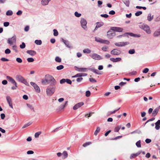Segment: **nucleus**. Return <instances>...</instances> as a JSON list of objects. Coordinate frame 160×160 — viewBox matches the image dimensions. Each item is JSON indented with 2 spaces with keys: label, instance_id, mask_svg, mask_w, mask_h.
Wrapping results in <instances>:
<instances>
[{
  "label": "nucleus",
  "instance_id": "1",
  "mask_svg": "<svg viewBox=\"0 0 160 160\" xmlns=\"http://www.w3.org/2000/svg\"><path fill=\"white\" fill-rule=\"evenodd\" d=\"M45 77L48 78V83L52 86H55L57 82L54 78L51 75H46Z\"/></svg>",
  "mask_w": 160,
  "mask_h": 160
},
{
  "label": "nucleus",
  "instance_id": "2",
  "mask_svg": "<svg viewBox=\"0 0 160 160\" xmlns=\"http://www.w3.org/2000/svg\"><path fill=\"white\" fill-rule=\"evenodd\" d=\"M55 86H48L46 89V93L48 96H51L54 93L56 89Z\"/></svg>",
  "mask_w": 160,
  "mask_h": 160
},
{
  "label": "nucleus",
  "instance_id": "3",
  "mask_svg": "<svg viewBox=\"0 0 160 160\" xmlns=\"http://www.w3.org/2000/svg\"><path fill=\"white\" fill-rule=\"evenodd\" d=\"M139 27L144 30L148 34L151 33V30L149 27L145 23H140L139 25Z\"/></svg>",
  "mask_w": 160,
  "mask_h": 160
},
{
  "label": "nucleus",
  "instance_id": "4",
  "mask_svg": "<svg viewBox=\"0 0 160 160\" xmlns=\"http://www.w3.org/2000/svg\"><path fill=\"white\" fill-rule=\"evenodd\" d=\"M7 78L9 81L10 82L15 85V86H12L11 87L12 89L13 90L16 89L18 87V86L17 85V83L14 80L9 76H7Z\"/></svg>",
  "mask_w": 160,
  "mask_h": 160
},
{
  "label": "nucleus",
  "instance_id": "5",
  "mask_svg": "<svg viewBox=\"0 0 160 160\" xmlns=\"http://www.w3.org/2000/svg\"><path fill=\"white\" fill-rule=\"evenodd\" d=\"M90 56L95 60H100L103 59V58L100 55L95 53L91 54Z\"/></svg>",
  "mask_w": 160,
  "mask_h": 160
},
{
  "label": "nucleus",
  "instance_id": "6",
  "mask_svg": "<svg viewBox=\"0 0 160 160\" xmlns=\"http://www.w3.org/2000/svg\"><path fill=\"white\" fill-rule=\"evenodd\" d=\"M115 35V33L111 29L109 30L107 32V36L109 38H112Z\"/></svg>",
  "mask_w": 160,
  "mask_h": 160
},
{
  "label": "nucleus",
  "instance_id": "7",
  "mask_svg": "<svg viewBox=\"0 0 160 160\" xmlns=\"http://www.w3.org/2000/svg\"><path fill=\"white\" fill-rule=\"evenodd\" d=\"M16 35H14L12 38L8 39L7 42L10 45H12L14 43L16 42Z\"/></svg>",
  "mask_w": 160,
  "mask_h": 160
},
{
  "label": "nucleus",
  "instance_id": "8",
  "mask_svg": "<svg viewBox=\"0 0 160 160\" xmlns=\"http://www.w3.org/2000/svg\"><path fill=\"white\" fill-rule=\"evenodd\" d=\"M80 23L82 27L84 29H87L86 26L87 22L86 19L84 18L81 19Z\"/></svg>",
  "mask_w": 160,
  "mask_h": 160
},
{
  "label": "nucleus",
  "instance_id": "9",
  "mask_svg": "<svg viewBox=\"0 0 160 160\" xmlns=\"http://www.w3.org/2000/svg\"><path fill=\"white\" fill-rule=\"evenodd\" d=\"M110 53L113 55H118L121 53V52L119 50L115 49L111 51Z\"/></svg>",
  "mask_w": 160,
  "mask_h": 160
},
{
  "label": "nucleus",
  "instance_id": "10",
  "mask_svg": "<svg viewBox=\"0 0 160 160\" xmlns=\"http://www.w3.org/2000/svg\"><path fill=\"white\" fill-rule=\"evenodd\" d=\"M30 83L31 85L34 87V88L37 92L39 93L40 92V89L36 84L32 82H31Z\"/></svg>",
  "mask_w": 160,
  "mask_h": 160
},
{
  "label": "nucleus",
  "instance_id": "11",
  "mask_svg": "<svg viewBox=\"0 0 160 160\" xmlns=\"http://www.w3.org/2000/svg\"><path fill=\"white\" fill-rule=\"evenodd\" d=\"M129 44L128 42H116L115 43V44L118 47H123Z\"/></svg>",
  "mask_w": 160,
  "mask_h": 160
},
{
  "label": "nucleus",
  "instance_id": "12",
  "mask_svg": "<svg viewBox=\"0 0 160 160\" xmlns=\"http://www.w3.org/2000/svg\"><path fill=\"white\" fill-rule=\"evenodd\" d=\"M84 105V103L82 102H81L75 104L73 107V109L75 110L80 107Z\"/></svg>",
  "mask_w": 160,
  "mask_h": 160
},
{
  "label": "nucleus",
  "instance_id": "13",
  "mask_svg": "<svg viewBox=\"0 0 160 160\" xmlns=\"http://www.w3.org/2000/svg\"><path fill=\"white\" fill-rule=\"evenodd\" d=\"M75 68H77L76 70L79 72H86L88 70H89L88 68H79L76 66L75 67Z\"/></svg>",
  "mask_w": 160,
  "mask_h": 160
},
{
  "label": "nucleus",
  "instance_id": "14",
  "mask_svg": "<svg viewBox=\"0 0 160 160\" xmlns=\"http://www.w3.org/2000/svg\"><path fill=\"white\" fill-rule=\"evenodd\" d=\"M6 99L9 106L12 108H13L12 102L11 98L9 96H7L6 97Z\"/></svg>",
  "mask_w": 160,
  "mask_h": 160
},
{
  "label": "nucleus",
  "instance_id": "15",
  "mask_svg": "<svg viewBox=\"0 0 160 160\" xmlns=\"http://www.w3.org/2000/svg\"><path fill=\"white\" fill-rule=\"evenodd\" d=\"M87 74L85 73H78L76 74L74 76H72V78H74L76 77H80L82 78V77L86 76L87 75Z\"/></svg>",
  "mask_w": 160,
  "mask_h": 160
},
{
  "label": "nucleus",
  "instance_id": "16",
  "mask_svg": "<svg viewBox=\"0 0 160 160\" xmlns=\"http://www.w3.org/2000/svg\"><path fill=\"white\" fill-rule=\"evenodd\" d=\"M16 80L18 82L22 83L25 80V79L22 76L18 75H17L16 76Z\"/></svg>",
  "mask_w": 160,
  "mask_h": 160
},
{
  "label": "nucleus",
  "instance_id": "17",
  "mask_svg": "<svg viewBox=\"0 0 160 160\" xmlns=\"http://www.w3.org/2000/svg\"><path fill=\"white\" fill-rule=\"evenodd\" d=\"M142 151H139L137 153H132V154L130 157V159H132L135 158L137 156H138L139 155L140 153H141Z\"/></svg>",
  "mask_w": 160,
  "mask_h": 160
},
{
  "label": "nucleus",
  "instance_id": "18",
  "mask_svg": "<svg viewBox=\"0 0 160 160\" xmlns=\"http://www.w3.org/2000/svg\"><path fill=\"white\" fill-rule=\"evenodd\" d=\"M111 28L114 32H122L123 30L122 28L120 27H112Z\"/></svg>",
  "mask_w": 160,
  "mask_h": 160
},
{
  "label": "nucleus",
  "instance_id": "19",
  "mask_svg": "<svg viewBox=\"0 0 160 160\" xmlns=\"http://www.w3.org/2000/svg\"><path fill=\"white\" fill-rule=\"evenodd\" d=\"M160 109V106H159L158 107L156 108L153 111L152 113V116H156Z\"/></svg>",
  "mask_w": 160,
  "mask_h": 160
},
{
  "label": "nucleus",
  "instance_id": "20",
  "mask_svg": "<svg viewBox=\"0 0 160 160\" xmlns=\"http://www.w3.org/2000/svg\"><path fill=\"white\" fill-rule=\"evenodd\" d=\"M68 101H66L64 104L61 105L58 107L59 110L60 111L63 110L64 108L68 104Z\"/></svg>",
  "mask_w": 160,
  "mask_h": 160
},
{
  "label": "nucleus",
  "instance_id": "21",
  "mask_svg": "<svg viewBox=\"0 0 160 160\" xmlns=\"http://www.w3.org/2000/svg\"><path fill=\"white\" fill-rule=\"evenodd\" d=\"M110 60L111 61L113 62H117L120 61L122 59L120 58H110Z\"/></svg>",
  "mask_w": 160,
  "mask_h": 160
},
{
  "label": "nucleus",
  "instance_id": "22",
  "mask_svg": "<svg viewBox=\"0 0 160 160\" xmlns=\"http://www.w3.org/2000/svg\"><path fill=\"white\" fill-rule=\"evenodd\" d=\"M125 34H127L130 35L131 36L134 37H140L141 35L140 34H134L131 32H126Z\"/></svg>",
  "mask_w": 160,
  "mask_h": 160
},
{
  "label": "nucleus",
  "instance_id": "23",
  "mask_svg": "<svg viewBox=\"0 0 160 160\" xmlns=\"http://www.w3.org/2000/svg\"><path fill=\"white\" fill-rule=\"evenodd\" d=\"M62 41L64 43L67 47L69 48H70V46L69 45V42L68 41L65 40L63 38H62Z\"/></svg>",
  "mask_w": 160,
  "mask_h": 160
},
{
  "label": "nucleus",
  "instance_id": "24",
  "mask_svg": "<svg viewBox=\"0 0 160 160\" xmlns=\"http://www.w3.org/2000/svg\"><path fill=\"white\" fill-rule=\"evenodd\" d=\"M103 24V23L102 22H97V25L95 28L94 30H97L98 28L102 26Z\"/></svg>",
  "mask_w": 160,
  "mask_h": 160
},
{
  "label": "nucleus",
  "instance_id": "25",
  "mask_svg": "<svg viewBox=\"0 0 160 160\" xmlns=\"http://www.w3.org/2000/svg\"><path fill=\"white\" fill-rule=\"evenodd\" d=\"M27 52L32 56H33L36 54V52L35 51L32 50H28L27 51Z\"/></svg>",
  "mask_w": 160,
  "mask_h": 160
},
{
  "label": "nucleus",
  "instance_id": "26",
  "mask_svg": "<svg viewBox=\"0 0 160 160\" xmlns=\"http://www.w3.org/2000/svg\"><path fill=\"white\" fill-rule=\"evenodd\" d=\"M89 70L92 71L94 73L97 74H101L99 73V72L97 69H95L94 68H89Z\"/></svg>",
  "mask_w": 160,
  "mask_h": 160
},
{
  "label": "nucleus",
  "instance_id": "27",
  "mask_svg": "<svg viewBox=\"0 0 160 160\" xmlns=\"http://www.w3.org/2000/svg\"><path fill=\"white\" fill-rule=\"evenodd\" d=\"M160 35V28L157 30L153 33V36L155 37L158 36Z\"/></svg>",
  "mask_w": 160,
  "mask_h": 160
},
{
  "label": "nucleus",
  "instance_id": "28",
  "mask_svg": "<svg viewBox=\"0 0 160 160\" xmlns=\"http://www.w3.org/2000/svg\"><path fill=\"white\" fill-rule=\"evenodd\" d=\"M123 2L127 7H129L130 5V0H124L123 1Z\"/></svg>",
  "mask_w": 160,
  "mask_h": 160
},
{
  "label": "nucleus",
  "instance_id": "29",
  "mask_svg": "<svg viewBox=\"0 0 160 160\" xmlns=\"http://www.w3.org/2000/svg\"><path fill=\"white\" fill-rule=\"evenodd\" d=\"M153 18V16H151V13H149L147 17V20L149 21H150L152 20Z\"/></svg>",
  "mask_w": 160,
  "mask_h": 160
},
{
  "label": "nucleus",
  "instance_id": "30",
  "mask_svg": "<svg viewBox=\"0 0 160 160\" xmlns=\"http://www.w3.org/2000/svg\"><path fill=\"white\" fill-rule=\"evenodd\" d=\"M49 2L47 0H42L41 3L43 5H46L48 4Z\"/></svg>",
  "mask_w": 160,
  "mask_h": 160
},
{
  "label": "nucleus",
  "instance_id": "31",
  "mask_svg": "<svg viewBox=\"0 0 160 160\" xmlns=\"http://www.w3.org/2000/svg\"><path fill=\"white\" fill-rule=\"evenodd\" d=\"M84 53H86L88 54L90 53L91 52V50L88 48L84 49L83 51Z\"/></svg>",
  "mask_w": 160,
  "mask_h": 160
},
{
  "label": "nucleus",
  "instance_id": "32",
  "mask_svg": "<svg viewBox=\"0 0 160 160\" xmlns=\"http://www.w3.org/2000/svg\"><path fill=\"white\" fill-rule=\"evenodd\" d=\"M100 42L103 43H106L108 44H109L110 43L108 41L103 40L102 39L100 40Z\"/></svg>",
  "mask_w": 160,
  "mask_h": 160
},
{
  "label": "nucleus",
  "instance_id": "33",
  "mask_svg": "<svg viewBox=\"0 0 160 160\" xmlns=\"http://www.w3.org/2000/svg\"><path fill=\"white\" fill-rule=\"evenodd\" d=\"M100 130V128L99 127H97L96 130L94 132V135L97 136L98 132H99Z\"/></svg>",
  "mask_w": 160,
  "mask_h": 160
},
{
  "label": "nucleus",
  "instance_id": "34",
  "mask_svg": "<svg viewBox=\"0 0 160 160\" xmlns=\"http://www.w3.org/2000/svg\"><path fill=\"white\" fill-rule=\"evenodd\" d=\"M121 128V126H118L116 127L114 129V131L115 132H118L119 131V130Z\"/></svg>",
  "mask_w": 160,
  "mask_h": 160
},
{
  "label": "nucleus",
  "instance_id": "35",
  "mask_svg": "<svg viewBox=\"0 0 160 160\" xmlns=\"http://www.w3.org/2000/svg\"><path fill=\"white\" fill-rule=\"evenodd\" d=\"M35 43L37 45H41L42 43L41 40H36L35 41Z\"/></svg>",
  "mask_w": 160,
  "mask_h": 160
},
{
  "label": "nucleus",
  "instance_id": "36",
  "mask_svg": "<svg viewBox=\"0 0 160 160\" xmlns=\"http://www.w3.org/2000/svg\"><path fill=\"white\" fill-rule=\"evenodd\" d=\"M13 14V12L11 10H8L6 13V14L7 16H11Z\"/></svg>",
  "mask_w": 160,
  "mask_h": 160
},
{
  "label": "nucleus",
  "instance_id": "37",
  "mask_svg": "<svg viewBox=\"0 0 160 160\" xmlns=\"http://www.w3.org/2000/svg\"><path fill=\"white\" fill-rule=\"evenodd\" d=\"M141 133V131L139 130H135L131 132V134H133L135 133H137L138 134H140Z\"/></svg>",
  "mask_w": 160,
  "mask_h": 160
},
{
  "label": "nucleus",
  "instance_id": "38",
  "mask_svg": "<svg viewBox=\"0 0 160 160\" xmlns=\"http://www.w3.org/2000/svg\"><path fill=\"white\" fill-rule=\"evenodd\" d=\"M136 145L137 147L141 148V141L139 140L136 143Z\"/></svg>",
  "mask_w": 160,
  "mask_h": 160
},
{
  "label": "nucleus",
  "instance_id": "39",
  "mask_svg": "<svg viewBox=\"0 0 160 160\" xmlns=\"http://www.w3.org/2000/svg\"><path fill=\"white\" fill-rule=\"evenodd\" d=\"M41 82L42 84L43 85H46L47 83H48V78L45 79H42Z\"/></svg>",
  "mask_w": 160,
  "mask_h": 160
},
{
  "label": "nucleus",
  "instance_id": "40",
  "mask_svg": "<svg viewBox=\"0 0 160 160\" xmlns=\"http://www.w3.org/2000/svg\"><path fill=\"white\" fill-rule=\"evenodd\" d=\"M55 60V61L57 62H61V59L58 56L56 57Z\"/></svg>",
  "mask_w": 160,
  "mask_h": 160
},
{
  "label": "nucleus",
  "instance_id": "41",
  "mask_svg": "<svg viewBox=\"0 0 160 160\" xmlns=\"http://www.w3.org/2000/svg\"><path fill=\"white\" fill-rule=\"evenodd\" d=\"M53 31L54 32V33H53L54 36H58V31H57V30L56 29H53Z\"/></svg>",
  "mask_w": 160,
  "mask_h": 160
},
{
  "label": "nucleus",
  "instance_id": "42",
  "mask_svg": "<svg viewBox=\"0 0 160 160\" xmlns=\"http://www.w3.org/2000/svg\"><path fill=\"white\" fill-rule=\"evenodd\" d=\"M128 53L129 54H133L135 53V50L134 49H130L128 51Z\"/></svg>",
  "mask_w": 160,
  "mask_h": 160
},
{
  "label": "nucleus",
  "instance_id": "43",
  "mask_svg": "<svg viewBox=\"0 0 160 160\" xmlns=\"http://www.w3.org/2000/svg\"><path fill=\"white\" fill-rule=\"evenodd\" d=\"M64 68V66L62 65H60L58 66L56 68L58 70H61Z\"/></svg>",
  "mask_w": 160,
  "mask_h": 160
},
{
  "label": "nucleus",
  "instance_id": "44",
  "mask_svg": "<svg viewBox=\"0 0 160 160\" xmlns=\"http://www.w3.org/2000/svg\"><path fill=\"white\" fill-rule=\"evenodd\" d=\"M28 107L31 110H32L33 111H34L33 107L32 105H31L29 104H27Z\"/></svg>",
  "mask_w": 160,
  "mask_h": 160
},
{
  "label": "nucleus",
  "instance_id": "45",
  "mask_svg": "<svg viewBox=\"0 0 160 160\" xmlns=\"http://www.w3.org/2000/svg\"><path fill=\"white\" fill-rule=\"evenodd\" d=\"M142 14V12L141 11H139L136 12L135 13V15L136 16H138Z\"/></svg>",
  "mask_w": 160,
  "mask_h": 160
},
{
  "label": "nucleus",
  "instance_id": "46",
  "mask_svg": "<svg viewBox=\"0 0 160 160\" xmlns=\"http://www.w3.org/2000/svg\"><path fill=\"white\" fill-rule=\"evenodd\" d=\"M41 132H36L34 136L36 138H38V137L41 134Z\"/></svg>",
  "mask_w": 160,
  "mask_h": 160
},
{
  "label": "nucleus",
  "instance_id": "47",
  "mask_svg": "<svg viewBox=\"0 0 160 160\" xmlns=\"http://www.w3.org/2000/svg\"><path fill=\"white\" fill-rule=\"evenodd\" d=\"M91 143H92L91 142H86L83 144V147H87V146L90 145Z\"/></svg>",
  "mask_w": 160,
  "mask_h": 160
},
{
  "label": "nucleus",
  "instance_id": "48",
  "mask_svg": "<svg viewBox=\"0 0 160 160\" xmlns=\"http://www.w3.org/2000/svg\"><path fill=\"white\" fill-rule=\"evenodd\" d=\"M62 154L64 156V158H66L68 157V154L67 151H64Z\"/></svg>",
  "mask_w": 160,
  "mask_h": 160
},
{
  "label": "nucleus",
  "instance_id": "49",
  "mask_svg": "<svg viewBox=\"0 0 160 160\" xmlns=\"http://www.w3.org/2000/svg\"><path fill=\"white\" fill-rule=\"evenodd\" d=\"M25 47H26L25 44L24 42H22V44H21L20 45V48H21V49L24 48H25Z\"/></svg>",
  "mask_w": 160,
  "mask_h": 160
},
{
  "label": "nucleus",
  "instance_id": "50",
  "mask_svg": "<svg viewBox=\"0 0 160 160\" xmlns=\"http://www.w3.org/2000/svg\"><path fill=\"white\" fill-rule=\"evenodd\" d=\"M27 60L28 62H32L34 61V59L32 58H28Z\"/></svg>",
  "mask_w": 160,
  "mask_h": 160
},
{
  "label": "nucleus",
  "instance_id": "51",
  "mask_svg": "<svg viewBox=\"0 0 160 160\" xmlns=\"http://www.w3.org/2000/svg\"><path fill=\"white\" fill-rule=\"evenodd\" d=\"M75 16L77 17H79L81 15V13H78V12H76L74 13Z\"/></svg>",
  "mask_w": 160,
  "mask_h": 160
},
{
  "label": "nucleus",
  "instance_id": "52",
  "mask_svg": "<svg viewBox=\"0 0 160 160\" xmlns=\"http://www.w3.org/2000/svg\"><path fill=\"white\" fill-rule=\"evenodd\" d=\"M83 79L82 78L78 77V78L77 79L76 81L78 82H80Z\"/></svg>",
  "mask_w": 160,
  "mask_h": 160
},
{
  "label": "nucleus",
  "instance_id": "53",
  "mask_svg": "<svg viewBox=\"0 0 160 160\" xmlns=\"http://www.w3.org/2000/svg\"><path fill=\"white\" fill-rule=\"evenodd\" d=\"M91 94L90 92L89 91H87L86 92V96L87 97H89L90 96Z\"/></svg>",
  "mask_w": 160,
  "mask_h": 160
},
{
  "label": "nucleus",
  "instance_id": "54",
  "mask_svg": "<svg viewBox=\"0 0 160 160\" xmlns=\"http://www.w3.org/2000/svg\"><path fill=\"white\" fill-rule=\"evenodd\" d=\"M89 81L91 82H96L97 81L95 79H94L93 78H89Z\"/></svg>",
  "mask_w": 160,
  "mask_h": 160
},
{
  "label": "nucleus",
  "instance_id": "55",
  "mask_svg": "<svg viewBox=\"0 0 160 160\" xmlns=\"http://www.w3.org/2000/svg\"><path fill=\"white\" fill-rule=\"evenodd\" d=\"M31 124V123L28 122V123H27V124L24 125L22 127V128H26L28 127V126H30Z\"/></svg>",
  "mask_w": 160,
  "mask_h": 160
},
{
  "label": "nucleus",
  "instance_id": "56",
  "mask_svg": "<svg viewBox=\"0 0 160 160\" xmlns=\"http://www.w3.org/2000/svg\"><path fill=\"white\" fill-rule=\"evenodd\" d=\"M16 60L18 63H21L22 62V59L19 58H16Z\"/></svg>",
  "mask_w": 160,
  "mask_h": 160
},
{
  "label": "nucleus",
  "instance_id": "57",
  "mask_svg": "<svg viewBox=\"0 0 160 160\" xmlns=\"http://www.w3.org/2000/svg\"><path fill=\"white\" fill-rule=\"evenodd\" d=\"M66 82L68 84H71L72 83V81L69 79H66Z\"/></svg>",
  "mask_w": 160,
  "mask_h": 160
},
{
  "label": "nucleus",
  "instance_id": "58",
  "mask_svg": "<svg viewBox=\"0 0 160 160\" xmlns=\"http://www.w3.org/2000/svg\"><path fill=\"white\" fill-rule=\"evenodd\" d=\"M155 129L157 130H159L160 128V125L156 124V123H155Z\"/></svg>",
  "mask_w": 160,
  "mask_h": 160
},
{
  "label": "nucleus",
  "instance_id": "59",
  "mask_svg": "<svg viewBox=\"0 0 160 160\" xmlns=\"http://www.w3.org/2000/svg\"><path fill=\"white\" fill-rule=\"evenodd\" d=\"M137 74V72L136 71H133L129 73V74L130 75H135Z\"/></svg>",
  "mask_w": 160,
  "mask_h": 160
},
{
  "label": "nucleus",
  "instance_id": "60",
  "mask_svg": "<svg viewBox=\"0 0 160 160\" xmlns=\"http://www.w3.org/2000/svg\"><path fill=\"white\" fill-rule=\"evenodd\" d=\"M108 47L107 46L103 47L102 48V49L104 52L107 51Z\"/></svg>",
  "mask_w": 160,
  "mask_h": 160
},
{
  "label": "nucleus",
  "instance_id": "61",
  "mask_svg": "<svg viewBox=\"0 0 160 160\" xmlns=\"http://www.w3.org/2000/svg\"><path fill=\"white\" fill-rule=\"evenodd\" d=\"M5 52L6 54H9L11 52V51L9 49L7 48L5 50Z\"/></svg>",
  "mask_w": 160,
  "mask_h": 160
},
{
  "label": "nucleus",
  "instance_id": "62",
  "mask_svg": "<svg viewBox=\"0 0 160 160\" xmlns=\"http://www.w3.org/2000/svg\"><path fill=\"white\" fill-rule=\"evenodd\" d=\"M12 49L15 51L16 52H18V50L17 49V47L16 45H13L12 46Z\"/></svg>",
  "mask_w": 160,
  "mask_h": 160
},
{
  "label": "nucleus",
  "instance_id": "63",
  "mask_svg": "<svg viewBox=\"0 0 160 160\" xmlns=\"http://www.w3.org/2000/svg\"><path fill=\"white\" fill-rule=\"evenodd\" d=\"M149 71V69L148 68H145L143 71L142 72L143 73H147Z\"/></svg>",
  "mask_w": 160,
  "mask_h": 160
},
{
  "label": "nucleus",
  "instance_id": "64",
  "mask_svg": "<svg viewBox=\"0 0 160 160\" xmlns=\"http://www.w3.org/2000/svg\"><path fill=\"white\" fill-rule=\"evenodd\" d=\"M9 25V23L8 22H5L3 23V25L5 27L8 26Z\"/></svg>",
  "mask_w": 160,
  "mask_h": 160
}]
</instances>
